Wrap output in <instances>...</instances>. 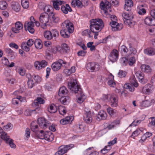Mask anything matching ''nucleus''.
I'll return each mask as SVG.
<instances>
[{
  "mask_svg": "<svg viewBox=\"0 0 155 155\" xmlns=\"http://www.w3.org/2000/svg\"><path fill=\"white\" fill-rule=\"evenodd\" d=\"M119 52L116 49H114L110 53L109 58L110 61L113 62L117 61L118 58Z\"/></svg>",
  "mask_w": 155,
  "mask_h": 155,
  "instance_id": "11",
  "label": "nucleus"
},
{
  "mask_svg": "<svg viewBox=\"0 0 155 155\" xmlns=\"http://www.w3.org/2000/svg\"><path fill=\"white\" fill-rule=\"evenodd\" d=\"M60 99V102L64 105H67L69 103L70 98L68 96L61 97Z\"/></svg>",
  "mask_w": 155,
  "mask_h": 155,
  "instance_id": "31",
  "label": "nucleus"
},
{
  "mask_svg": "<svg viewBox=\"0 0 155 155\" xmlns=\"http://www.w3.org/2000/svg\"><path fill=\"white\" fill-rule=\"evenodd\" d=\"M12 9L16 12H18L20 9V5L19 3L17 2H14L12 4Z\"/></svg>",
  "mask_w": 155,
  "mask_h": 155,
  "instance_id": "34",
  "label": "nucleus"
},
{
  "mask_svg": "<svg viewBox=\"0 0 155 155\" xmlns=\"http://www.w3.org/2000/svg\"><path fill=\"white\" fill-rule=\"evenodd\" d=\"M110 25L112 27V30L113 31L120 30L122 28L123 26L122 24H119L116 21L110 22Z\"/></svg>",
  "mask_w": 155,
  "mask_h": 155,
  "instance_id": "13",
  "label": "nucleus"
},
{
  "mask_svg": "<svg viewBox=\"0 0 155 155\" xmlns=\"http://www.w3.org/2000/svg\"><path fill=\"white\" fill-rule=\"evenodd\" d=\"M63 2V1L58 0L54 1L53 4L54 8L56 10H59L60 8L59 5H61Z\"/></svg>",
  "mask_w": 155,
  "mask_h": 155,
  "instance_id": "32",
  "label": "nucleus"
},
{
  "mask_svg": "<svg viewBox=\"0 0 155 155\" xmlns=\"http://www.w3.org/2000/svg\"><path fill=\"white\" fill-rule=\"evenodd\" d=\"M34 24L33 22L30 21L25 23V28L31 33H33L35 31L34 28Z\"/></svg>",
  "mask_w": 155,
  "mask_h": 155,
  "instance_id": "16",
  "label": "nucleus"
},
{
  "mask_svg": "<svg viewBox=\"0 0 155 155\" xmlns=\"http://www.w3.org/2000/svg\"><path fill=\"white\" fill-rule=\"evenodd\" d=\"M134 81V82L133 81H130L131 84H124V87L126 89H128L129 91L131 92H133L135 89V88L134 87H137L138 86V83L133 78Z\"/></svg>",
  "mask_w": 155,
  "mask_h": 155,
  "instance_id": "12",
  "label": "nucleus"
},
{
  "mask_svg": "<svg viewBox=\"0 0 155 155\" xmlns=\"http://www.w3.org/2000/svg\"><path fill=\"white\" fill-rule=\"evenodd\" d=\"M61 10L65 14H68V12H71L72 11V9L68 4H66L65 5H62L61 7Z\"/></svg>",
  "mask_w": 155,
  "mask_h": 155,
  "instance_id": "24",
  "label": "nucleus"
},
{
  "mask_svg": "<svg viewBox=\"0 0 155 155\" xmlns=\"http://www.w3.org/2000/svg\"><path fill=\"white\" fill-rule=\"evenodd\" d=\"M144 53L148 55L152 56L155 54V50L152 48H148L144 50Z\"/></svg>",
  "mask_w": 155,
  "mask_h": 155,
  "instance_id": "29",
  "label": "nucleus"
},
{
  "mask_svg": "<svg viewBox=\"0 0 155 155\" xmlns=\"http://www.w3.org/2000/svg\"><path fill=\"white\" fill-rule=\"evenodd\" d=\"M111 148V146L108 144V145L105 146L104 148L101 150L102 153L105 154L107 153Z\"/></svg>",
  "mask_w": 155,
  "mask_h": 155,
  "instance_id": "49",
  "label": "nucleus"
},
{
  "mask_svg": "<svg viewBox=\"0 0 155 155\" xmlns=\"http://www.w3.org/2000/svg\"><path fill=\"white\" fill-rule=\"evenodd\" d=\"M71 5L72 7H77L78 8H81L82 7V5L81 2L79 0H74L71 3Z\"/></svg>",
  "mask_w": 155,
  "mask_h": 155,
  "instance_id": "33",
  "label": "nucleus"
},
{
  "mask_svg": "<svg viewBox=\"0 0 155 155\" xmlns=\"http://www.w3.org/2000/svg\"><path fill=\"white\" fill-rule=\"evenodd\" d=\"M51 20L54 23H58L59 21V18L54 13L51 12L49 13Z\"/></svg>",
  "mask_w": 155,
  "mask_h": 155,
  "instance_id": "26",
  "label": "nucleus"
},
{
  "mask_svg": "<svg viewBox=\"0 0 155 155\" xmlns=\"http://www.w3.org/2000/svg\"><path fill=\"white\" fill-rule=\"evenodd\" d=\"M143 5L138 6L137 8V11L139 15H144L146 13V10L143 8Z\"/></svg>",
  "mask_w": 155,
  "mask_h": 155,
  "instance_id": "28",
  "label": "nucleus"
},
{
  "mask_svg": "<svg viewBox=\"0 0 155 155\" xmlns=\"http://www.w3.org/2000/svg\"><path fill=\"white\" fill-rule=\"evenodd\" d=\"M7 4L6 2L4 1H0V9L2 10L5 9L7 7Z\"/></svg>",
  "mask_w": 155,
  "mask_h": 155,
  "instance_id": "50",
  "label": "nucleus"
},
{
  "mask_svg": "<svg viewBox=\"0 0 155 155\" xmlns=\"http://www.w3.org/2000/svg\"><path fill=\"white\" fill-rule=\"evenodd\" d=\"M30 127L31 130L35 133L36 134L37 133H38L39 131L38 125L35 124L34 122H32L31 123L30 125Z\"/></svg>",
  "mask_w": 155,
  "mask_h": 155,
  "instance_id": "30",
  "label": "nucleus"
},
{
  "mask_svg": "<svg viewBox=\"0 0 155 155\" xmlns=\"http://www.w3.org/2000/svg\"><path fill=\"white\" fill-rule=\"evenodd\" d=\"M135 58L134 57H132L128 60V63L130 65H132L135 63Z\"/></svg>",
  "mask_w": 155,
  "mask_h": 155,
  "instance_id": "64",
  "label": "nucleus"
},
{
  "mask_svg": "<svg viewBox=\"0 0 155 155\" xmlns=\"http://www.w3.org/2000/svg\"><path fill=\"white\" fill-rule=\"evenodd\" d=\"M127 74V72L121 70H120L118 73L119 77L120 78H124Z\"/></svg>",
  "mask_w": 155,
  "mask_h": 155,
  "instance_id": "55",
  "label": "nucleus"
},
{
  "mask_svg": "<svg viewBox=\"0 0 155 155\" xmlns=\"http://www.w3.org/2000/svg\"><path fill=\"white\" fill-rule=\"evenodd\" d=\"M44 37L48 40H51L52 38V35L50 31H45L44 33Z\"/></svg>",
  "mask_w": 155,
  "mask_h": 155,
  "instance_id": "42",
  "label": "nucleus"
},
{
  "mask_svg": "<svg viewBox=\"0 0 155 155\" xmlns=\"http://www.w3.org/2000/svg\"><path fill=\"white\" fill-rule=\"evenodd\" d=\"M34 66L35 68L38 70H40L42 68L41 63L39 61H35L34 63Z\"/></svg>",
  "mask_w": 155,
  "mask_h": 155,
  "instance_id": "60",
  "label": "nucleus"
},
{
  "mask_svg": "<svg viewBox=\"0 0 155 155\" xmlns=\"http://www.w3.org/2000/svg\"><path fill=\"white\" fill-rule=\"evenodd\" d=\"M152 133L149 132H146L142 137V140H145L147 138H149L151 136Z\"/></svg>",
  "mask_w": 155,
  "mask_h": 155,
  "instance_id": "56",
  "label": "nucleus"
},
{
  "mask_svg": "<svg viewBox=\"0 0 155 155\" xmlns=\"http://www.w3.org/2000/svg\"><path fill=\"white\" fill-rule=\"evenodd\" d=\"M92 115L91 112L89 110L86 112L84 116V120L85 122L90 123L92 121Z\"/></svg>",
  "mask_w": 155,
  "mask_h": 155,
  "instance_id": "18",
  "label": "nucleus"
},
{
  "mask_svg": "<svg viewBox=\"0 0 155 155\" xmlns=\"http://www.w3.org/2000/svg\"><path fill=\"white\" fill-rule=\"evenodd\" d=\"M107 116L106 112L103 110H101L98 112L96 119L98 120H105L107 117Z\"/></svg>",
  "mask_w": 155,
  "mask_h": 155,
  "instance_id": "23",
  "label": "nucleus"
},
{
  "mask_svg": "<svg viewBox=\"0 0 155 155\" xmlns=\"http://www.w3.org/2000/svg\"><path fill=\"white\" fill-rule=\"evenodd\" d=\"M133 5V3L131 0H126L125 4L124 6V9L127 11H130L131 8Z\"/></svg>",
  "mask_w": 155,
  "mask_h": 155,
  "instance_id": "22",
  "label": "nucleus"
},
{
  "mask_svg": "<svg viewBox=\"0 0 155 155\" xmlns=\"http://www.w3.org/2000/svg\"><path fill=\"white\" fill-rule=\"evenodd\" d=\"M62 29L60 31V34L63 37L68 38L69 35L67 33L68 31L69 33H72L74 31L73 24L68 20H66L63 22L61 25Z\"/></svg>",
  "mask_w": 155,
  "mask_h": 155,
  "instance_id": "2",
  "label": "nucleus"
},
{
  "mask_svg": "<svg viewBox=\"0 0 155 155\" xmlns=\"http://www.w3.org/2000/svg\"><path fill=\"white\" fill-rule=\"evenodd\" d=\"M129 50L130 54L134 55L137 53V51L135 48L132 47H130Z\"/></svg>",
  "mask_w": 155,
  "mask_h": 155,
  "instance_id": "58",
  "label": "nucleus"
},
{
  "mask_svg": "<svg viewBox=\"0 0 155 155\" xmlns=\"http://www.w3.org/2000/svg\"><path fill=\"white\" fill-rule=\"evenodd\" d=\"M40 108L39 107H36L35 109L32 110H26L24 112L25 115L27 116L30 115H31V112L34 111H36V113H38V111H39Z\"/></svg>",
  "mask_w": 155,
  "mask_h": 155,
  "instance_id": "37",
  "label": "nucleus"
},
{
  "mask_svg": "<svg viewBox=\"0 0 155 155\" xmlns=\"http://www.w3.org/2000/svg\"><path fill=\"white\" fill-rule=\"evenodd\" d=\"M82 34L84 35H88L90 38L92 37L93 36V35H91V33L90 31L87 29L83 31L82 32Z\"/></svg>",
  "mask_w": 155,
  "mask_h": 155,
  "instance_id": "51",
  "label": "nucleus"
},
{
  "mask_svg": "<svg viewBox=\"0 0 155 155\" xmlns=\"http://www.w3.org/2000/svg\"><path fill=\"white\" fill-rule=\"evenodd\" d=\"M151 103L150 101L147 100L143 102L142 105L145 107H147L149 106L150 105Z\"/></svg>",
  "mask_w": 155,
  "mask_h": 155,
  "instance_id": "61",
  "label": "nucleus"
},
{
  "mask_svg": "<svg viewBox=\"0 0 155 155\" xmlns=\"http://www.w3.org/2000/svg\"><path fill=\"white\" fill-rule=\"evenodd\" d=\"M100 65L95 62H91L88 63L86 66L87 69L91 72L97 71L100 69Z\"/></svg>",
  "mask_w": 155,
  "mask_h": 155,
  "instance_id": "5",
  "label": "nucleus"
},
{
  "mask_svg": "<svg viewBox=\"0 0 155 155\" xmlns=\"http://www.w3.org/2000/svg\"><path fill=\"white\" fill-rule=\"evenodd\" d=\"M107 111L109 115L111 116H113L116 112V110L111 107H109L107 109Z\"/></svg>",
  "mask_w": 155,
  "mask_h": 155,
  "instance_id": "45",
  "label": "nucleus"
},
{
  "mask_svg": "<svg viewBox=\"0 0 155 155\" xmlns=\"http://www.w3.org/2000/svg\"><path fill=\"white\" fill-rule=\"evenodd\" d=\"M147 32L151 35H155V28H150L148 29Z\"/></svg>",
  "mask_w": 155,
  "mask_h": 155,
  "instance_id": "59",
  "label": "nucleus"
},
{
  "mask_svg": "<svg viewBox=\"0 0 155 155\" xmlns=\"http://www.w3.org/2000/svg\"><path fill=\"white\" fill-rule=\"evenodd\" d=\"M122 16L124 18V20L127 19H132L133 16L132 15H130L129 14L126 12H124L122 14Z\"/></svg>",
  "mask_w": 155,
  "mask_h": 155,
  "instance_id": "41",
  "label": "nucleus"
},
{
  "mask_svg": "<svg viewBox=\"0 0 155 155\" xmlns=\"http://www.w3.org/2000/svg\"><path fill=\"white\" fill-rule=\"evenodd\" d=\"M49 16L48 13L44 12L41 14L39 17L40 22L45 27H46L48 25L47 23L49 20Z\"/></svg>",
  "mask_w": 155,
  "mask_h": 155,
  "instance_id": "7",
  "label": "nucleus"
},
{
  "mask_svg": "<svg viewBox=\"0 0 155 155\" xmlns=\"http://www.w3.org/2000/svg\"><path fill=\"white\" fill-rule=\"evenodd\" d=\"M128 60L125 57H123L120 59V62L123 65H126L128 63Z\"/></svg>",
  "mask_w": 155,
  "mask_h": 155,
  "instance_id": "53",
  "label": "nucleus"
},
{
  "mask_svg": "<svg viewBox=\"0 0 155 155\" xmlns=\"http://www.w3.org/2000/svg\"><path fill=\"white\" fill-rule=\"evenodd\" d=\"M74 147L73 144H71L61 146L59 147V150L62 152V154H64L68 151Z\"/></svg>",
  "mask_w": 155,
  "mask_h": 155,
  "instance_id": "17",
  "label": "nucleus"
},
{
  "mask_svg": "<svg viewBox=\"0 0 155 155\" xmlns=\"http://www.w3.org/2000/svg\"><path fill=\"white\" fill-rule=\"evenodd\" d=\"M38 122L39 126L43 129L46 128L50 124L49 121L46 120L43 117L39 118L38 120Z\"/></svg>",
  "mask_w": 155,
  "mask_h": 155,
  "instance_id": "10",
  "label": "nucleus"
},
{
  "mask_svg": "<svg viewBox=\"0 0 155 155\" xmlns=\"http://www.w3.org/2000/svg\"><path fill=\"white\" fill-rule=\"evenodd\" d=\"M145 23L149 26H155V19L151 17H147L144 20Z\"/></svg>",
  "mask_w": 155,
  "mask_h": 155,
  "instance_id": "20",
  "label": "nucleus"
},
{
  "mask_svg": "<svg viewBox=\"0 0 155 155\" xmlns=\"http://www.w3.org/2000/svg\"><path fill=\"white\" fill-rule=\"evenodd\" d=\"M45 103L44 100L41 97H38L37 100H35L33 103V105H38V104H43Z\"/></svg>",
  "mask_w": 155,
  "mask_h": 155,
  "instance_id": "43",
  "label": "nucleus"
},
{
  "mask_svg": "<svg viewBox=\"0 0 155 155\" xmlns=\"http://www.w3.org/2000/svg\"><path fill=\"white\" fill-rule=\"evenodd\" d=\"M1 137L2 139L6 141V143H8L10 147L12 148H15L16 147L15 145L13 143V140L10 139V140L8 141L9 139V136L7 135V134L5 132H2V134Z\"/></svg>",
  "mask_w": 155,
  "mask_h": 155,
  "instance_id": "8",
  "label": "nucleus"
},
{
  "mask_svg": "<svg viewBox=\"0 0 155 155\" xmlns=\"http://www.w3.org/2000/svg\"><path fill=\"white\" fill-rule=\"evenodd\" d=\"M57 108L54 104L51 105L48 108V111L51 113H55L57 112Z\"/></svg>",
  "mask_w": 155,
  "mask_h": 155,
  "instance_id": "36",
  "label": "nucleus"
},
{
  "mask_svg": "<svg viewBox=\"0 0 155 155\" xmlns=\"http://www.w3.org/2000/svg\"><path fill=\"white\" fill-rule=\"evenodd\" d=\"M61 50L60 53L61 54H65L68 52L69 51V48L67 45L65 43L62 44L61 47Z\"/></svg>",
  "mask_w": 155,
  "mask_h": 155,
  "instance_id": "25",
  "label": "nucleus"
},
{
  "mask_svg": "<svg viewBox=\"0 0 155 155\" xmlns=\"http://www.w3.org/2000/svg\"><path fill=\"white\" fill-rule=\"evenodd\" d=\"M142 120H138L137 119L135 120L134 121L130 124L129 127L131 126H136L139 124Z\"/></svg>",
  "mask_w": 155,
  "mask_h": 155,
  "instance_id": "63",
  "label": "nucleus"
},
{
  "mask_svg": "<svg viewBox=\"0 0 155 155\" xmlns=\"http://www.w3.org/2000/svg\"><path fill=\"white\" fill-rule=\"evenodd\" d=\"M90 28L93 33L98 32L104 26L103 21L100 18L92 19L90 21Z\"/></svg>",
  "mask_w": 155,
  "mask_h": 155,
  "instance_id": "3",
  "label": "nucleus"
},
{
  "mask_svg": "<svg viewBox=\"0 0 155 155\" xmlns=\"http://www.w3.org/2000/svg\"><path fill=\"white\" fill-rule=\"evenodd\" d=\"M45 132H44L43 130H41L38 133H37L36 135L38 138L43 139L45 138Z\"/></svg>",
  "mask_w": 155,
  "mask_h": 155,
  "instance_id": "40",
  "label": "nucleus"
},
{
  "mask_svg": "<svg viewBox=\"0 0 155 155\" xmlns=\"http://www.w3.org/2000/svg\"><path fill=\"white\" fill-rule=\"evenodd\" d=\"M68 90L64 86H63L60 88L58 93V95L59 97H62L64 95L67 94Z\"/></svg>",
  "mask_w": 155,
  "mask_h": 155,
  "instance_id": "27",
  "label": "nucleus"
},
{
  "mask_svg": "<svg viewBox=\"0 0 155 155\" xmlns=\"http://www.w3.org/2000/svg\"><path fill=\"white\" fill-rule=\"evenodd\" d=\"M84 126L82 124L75 125L73 127V130L76 133L82 132L84 129Z\"/></svg>",
  "mask_w": 155,
  "mask_h": 155,
  "instance_id": "19",
  "label": "nucleus"
},
{
  "mask_svg": "<svg viewBox=\"0 0 155 155\" xmlns=\"http://www.w3.org/2000/svg\"><path fill=\"white\" fill-rule=\"evenodd\" d=\"M111 3L106 0L102 1L100 4L101 8L103 10L106 15L108 14V11H110V8L111 7Z\"/></svg>",
  "mask_w": 155,
  "mask_h": 155,
  "instance_id": "6",
  "label": "nucleus"
},
{
  "mask_svg": "<svg viewBox=\"0 0 155 155\" xmlns=\"http://www.w3.org/2000/svg\"><path fill=\"white\" fill-rule=\"evenodd\" d=\"M136 76L137 77L139 80V81L140 82H142L143 80V73L141 72L139 73L137 72L136 73Z\"/></svg>",
  "mask_w": 155,
  "mask_h": 155,
  "instance_id": "54",
  "label": "nucleus"
},
{
  "mask_svg": "<svg viewBox=\"0 0 155 155\" xmlns=\"http://www.w3.org/2000/svg\"><path fill=\"white\" fill-rule=\"evenodd\" d=\"M142 91L143 93L149 94L151 93V90L147 86H145L143 88Z\"/></svg>",
  "mask_w": 155,
  "mask_h": 155,
  "instance_id": "47",
  "label": "nucleus"
},
{
  "mask_svg": "<svg viewBox=\"0 0 155 155\" xmlns=\"http://www.w3.org/2000/svg\"><path fill=\"white\" fill-rule=\"evenodd\" d=\"M34 44L36 48L39 49H41L42 47V44L40 39H36L35 41Z\"/></svg>",
  "mask_w": 155,
  "mask_h": 155,
  "instance_id": "38",
  "label": "nucleus"
},
{
  "mask_svg": "<svg viewBox=\"0 0 155 155\" xmlns=\"http://www.w3.org/2000/svg\"><path fill=\"white\" fill-rule=\"evenodd\" d=\"M68 87L71 91L78 94L76 96L78 97L77 101L78 103H81L85 99L86 96L83 94L80 86L78 85L76 80H73L69 82Z\"/></svg>",
  "mask_w": 155,
  "mask_h": 155,
  "instance_id": "1",
  "label": "nucleus"
},
{
  "mask_svg": "<svg viewBox=\"0 0 155 155\" xmlns=\"http://www.w3.org/2000/svg\"><path fill=\"white\" fill-rule=\"evenodd\" d=\"M109 100L111 103L110 105L112 107H116L117 105L118 101L117 96L114 94H111L109 95Z\"/></svg>",
  "mask_w": 155,
  "mask_h": 155,
  "instance_id": "15",
  "label": "nucleus"
},
{
  "mask_svg": "<svg viewBox=\"0 0 155 155\" xmlns=\"http://www.w3.org/2000/svg\"><path fill=\"white\" fill-rule=\"evenodd\" d=\"M141 68L143 72H150L151 71V69L148 65L143 64L141 66Z\"/></svg>",
  "mask_w": 155,
  "mask_h": 155,
  "instance_id": "35",
  "label": "nucleus"
},
{
  "mask_svg": "<svg viewBox=\"0 0 155 155\" xmlns=\"http://www.w3.org/2000/svg\"><path fill=\"white\" fill-rule=\"evenodd\" d=\"M38 122L39 126L43 129L46 128L50 124L49 121L46 120L43 117L39 118L38 120Z\"/></svg>",
  "mask_w": 155,
  "mask_h": 155,
  "instance_id": "9",
  "label": "nucleus"
},
{
  "mask_svg": "<svg viewBox=\"0 0 155 155\" xmlns=\"http://www.w3.org/2000/svg\"><path fill=\"white\" fill-rule=\"evenodd\" d=\"M21 4L24 8H27L29 6V3L28 0H21Z\"/></svg>",
  "mask_w": 155,
  "mask_h": 155,
  "instance_id": "48",
  "label": "nucleus"
},
{
  "mask_svg": "<svg viewBox=\"0 0 155 155\" xmlns=\"http://www.w3.org/2000/svg\"><path fill=\"white\" fill-rule=\"evenodd\" d=\"M71 120V118L70 117H67L61 120H60V123L63 125H65L68 124L70 123Z\"/></svg>",
  "mask_w": 155,
  "mask_h": 155,
  "instance_id": "39",
  "label": "nucleus"
},
{
  "mask_svg": "<svg viewBox=\"0 0 155 155\" xmlns=\"http://www.w3.org/2000/svg\"><path fill=\"white\" fill-rule=\"evenodd\" d=\"M30 47L28 46L26 42H24L21 45V48L22 50L26 51L28 52L30 50Z\"/></svg>",
  "mask_w": 155,
  "mask_h": 155,
  "instance_id": "44",
  "label": "nucleus"
},
{
  "mask_svg": "<svg viewBox=\"0 0 155 155\" xmlns=\"http://www.w3.org/2000/svg\"><path fill=\"white\" fill-rule=\"evenodd\" d=\"M23 28V25L19 21H18L15 23V27L12 28V30L14 32L18 33Z\"/></svg>",
  "mask_w": 155,
  "mask_h": 155,
  "instance_id": "14",
  "label": "nucleus"
},
{
  "mask_svg": "<svg viewBox=\"0 0 155 155\" xmlns=\"http://www.w3.org/2000/svg\"><path fill=\"white\" fill-rule=\"evenodd\" d=\"M58 110L60 114L63 115L66 113L65 107L62 106H59Z\"/></svg>",
  "mask_w": 155,
  "mask_h": 155,
  "instance_id": "52",
  "label": "nucleus"
},
{
  "mask_svg": "<svg viewBox=\"0 0 155 155\" xmlns=\"http://www.w3.org/2000/svg\"><path fill=\"white\" fill-rule=\"evenodd\" d=\"M45 138L44 139L48 141H52L53 140L54 137L51 131H45Z\"/></svg>",
  "mask_w": 155,
  "mask_h": 155,
  "instance_id": "21",
  "label": "nucleus"
},
{
  "mask_svg": "<svg viewBox=\"0 0 155 155\" xmlns=\"http://www.w3.org/2000/svg\"><path fill=\"white\" fill-rule=\"evenodd\" d=\"M61 49V47L60 46L54 47L52 48V51L54 53H56L57 51H58L60 52Z\"/></svg>",
  "mask_w": 155,
  "mask_h": 155,
  "instance_id": "62",
  "label": "nucleus"
},
{
  "mask_svg": "<svg viewBox=\"0 0 155 155\" xmlns=\"http://www.w3.org/2000/svg\"><path fill=\"white\" fill-rule=\"evenodd\" d=\"M52 9V7L50 5H46L44 8V11L45 12H49Z\"/></svg>",
  "mask_w": 155,
  "mask_h": 155,
  "instance_id": "57",
  "label": "nucleus"
},
{
  "mask_svg": "<svg viewBox=\"0 0 155 155\" xmlns=\"http://www.w3.org/2000/svg\"><path fill=\"white\" fill-rule=\"evenodd\" d=\"M69 65L68 63L61 59H59L57 61L52 63L51 65V68L54 71L56 72L59 70L62 66L66 68Z\"/></svg>",
  "mask_w": 155,
  "mask_h": 155,
  "instance_id": "4",
  "label": "nucleus"
},
{
  "mask_svg": "<svg viewBox=\"0 0 155 155\" xmlns=\"http://www.w3.org/2000/svg\"><path fill=\"white\" fill-rule=\"evenodd\" d=\"M112 78L108 81L107 84L110 86L114 87L116 86V84L114 80V76H112Z\"/></svg>",
  "mask_w": 155,
  "mask_h": 155,
  "instance_id": "46",
  "label": "nucleus"
}]
</instances>
